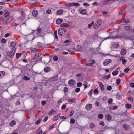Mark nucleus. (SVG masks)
<instances>
[{"label":"nucleus","mask_w":134,"mask_h":134,"mask_svg":"<svg viewBox=\"0 0 134 134\" xmlns=\"http://www.w3.org/2000/svg\"><path fill=\"white\" fill-rule=\"evenodd\" d=\"M13 19V17L12 16H9L7 18H4L2 22L4 24H7L10 23Z\"/></svg>","instance_id":"f257e3e1"},{"label":"nucleus","mask_w":134,"mask_h":134,"mask_svg":"<svg viewBox=\"0 0 134 134\" xmlns=\"http://www.w3.org/2000/svg\"><path fill=\"white\" fill-rule=\"evenodd\" d=\"M16 52V48H12L11 51L8 52L7 53V55H9L10 58L13 57Z\"/></svg>","instance_id":"f03ea898"},{"label":"nucleus","mask_w":134,"mask_h":134,"mask_svg":"<svg viewBox=\"0 0 134 134\" xmlns=\"http://www.w3.org/2000/svg\"><path fill=\"white\" fill-rule=\"evenodd\" d=\"M66 32L65 29L64 28L59 29L58 31V34L59 35H63L65 34Z\"/></svg>","instance_id":"7ed1b4c3"},{"label":"nucleus","mask_w":134,"mask_h":134,"mask_svg":"<svg viewBox=\"0 0 134 134\" xmlns=\"http://www.w3.org/2000/svg\"><path fill=\"white\" fill-rule=\"evenodd\" d=\"M112 62L111 60L110 59H105L104 62L103 63V65L104 66L108 65V64Z\"/></svg>","instance_id":"20e7f679"},{"label":"nucleus","mask_w":134,"mask_h":134,"mask_svg":"<svg viewBox=\"0 0 134 134\" xmlns=\"http://www.w3.org/2000/svg\"><path fill=\"white\" fill-rule=\"evenodd\" d=\"M4 14L3 16L4 18H7L10 16V13L6 10H4Z\"/></svg>","instance_id":"39448f33"},{"label":"nucleus","mask_w":134,"mask_h":134,"mask_svg":"<svg viewBox=\"0 0 134 134\" xmlns=\"http://www.w3.org/2000/svg\"><path fill=\"white\" fill-rule=\"evenodd\" d=\"M46 131L43 132L41 129H38L36 131V134H46Z\"/></svg>","instance_id":"423d86ee"},{"label":"nucleus","mask_w":134,"mask_h":134,"mask_svg":"<svg viewBox=\"0 0 134 134\" xmlns=\"http://www.w3.org/2000/svg\"><path fill=\"white\" fill-rule=\"evenodd\" d=\"M98 84L100 88L102 91H103L104 90V85L102 82H99Z\"/></svg>","instance_id":"0eeeda50"},{"label":"nucleus","mask_w":134,"mask_h":134,"mask_svg":"<svg viewBox=\"0 0 134 134\" xmlns=\"http://www.w3.org/2000/svg\"><path fill=\"white\" fill-rule=\"evenodd\" d=\"M75 81L73 79H71L69 81L68 84L72 86L74 83Z\"/></svg>","instance_id":"6e6552de"},{"label":"nucleus","mask_w":134,"mask_h":134,"mask_svg":"<svg viewBox=\"0 0 134 134\" xmlns=\"http://www.w3.org/2000/svg\"><path fill=\"white\" fill-rule=\"evenodd\" d=\"M92 108V105L90 104L86 105L85 106V108L86 109L90 110Z\"/></svg>","instance_id":"1a4fd4ad"},{"label":"nucleus","mask_w":134,"mask_h":134,"mask_svg":"<svg viewBox=\"0 0 134 134\" xmlns=\"http://www.w3.org/2000/svg\"><path fill=\"white\" fill-rule=\"evenodd\" d=\"M123 127L125 130H128L130 129L129 125L126 124H124L123 126Z\"/></svg>","instance_id":"9d476101"},{"label":"nucleus","mask_w":134,"mask_h":134,"mask_svg":"<svg viewBox=\"0 0 134 134\" xmlns=\"http://www.w3.org/2000/svg\"><path fill=\"white\" fill-rule=\"evenodd\" d=\"M60 114H58L57 116H54L53 119V120L54 121H56L58 119L60 118Z\"/></svg>","instance_id":"9b49d317"},{"label":"nucleus","mask_w":134,"mask_h":134,"mask_svg":"<svg viewBox=\"0 0 134 134\" xmlns=\"http://www.w3.org/2000/svg\"><path fill=\"white\" fill-rule=\"evenodd\" d=\"M41 53H37L35 56L33 58V59L34 60L37 58L39 56H41Z\"/></svg>","instance_id":"f8f14e48"},{"label":"nucleus","mask_w":134,"mask_h":134,"mask_svg":"<svg viewBox=\"0 0 134 134\" xmlns=\"http://www.w3.org/2000/svg\"><path fill=\"white\" fill-rule=\"evenodd\" d=\"M37 10H34L32 12V15L34 16H37Z\"/></svg>","instance_id":"ddd939ff"},{"label":"nucleus","mask_w":134,"mask_h":134,"mask_svg":"<svg viewBox=\"0 0 134 134\" xmlns=\"http://www.w3.org/2000/svg\"><path fill=\"white\" fill-rule=\"evenodd\" d=\"M105 117L106 119L108 120H111L112 118L110 114L106 115Z\"/></svg>","instance_id":"4468645a"},{"label":"nucleus","mask_w":134,"mask_h":134,"mask_svg":"<svg viewBox=\"0 0 134 134\" xmlns=\"http://www.w3.org/2000/svg\"><path fill=\"white\" fill-rule=\"evenodd\" d=\"M5 74V72L4 71H0V79H1L3 77Z\"/></svg>","instance_id":"2eb2a0df"},{"label":"nucleus","mask_w":134,"mask_h":134,"mask_svg":"<svg viewBox=\"0 0 134 134\" xmlns=\"http://www.w3.org/2000/svg\"><path fill=\"white\" fill-rule=\"evenodd\" d=\"M87 13V10L83 9L81 10L80 11V13L82 14H86Z\"/></svg>","instance_id":"dca6fc26"},{"label":"nucleus","mask_w":134,"mask_h":134,"mask_svg":"<svg viewBox=\"0 0 134 134\" xmlns=\"http://www.w3.org/2000/svg\"><path fill=\"white\" fill-rule=\"evenodd\" d=\"M111 76V75L109 74L107 75H105L102 78L103 79H109L110 78Z\"/></svg>","instance_id":"f3484780"},{"label":"nucleus","mask_w":134,"mask_h":134,"mask_svg":"<svg viewBox=\"0 0 134 134\" xmlns=\"http://www.w3.org/2000/svg\"><path fill=\"white\" fill-rule=\"evenodd\" d=\"M120 53L121 55H124L126 53V50L125 49H122L121 50Z\"/></svg>","instance_id":"a211bd4d"},{"label":"nucleus","mask_w":134,"mask_h":134,"mask_svg":"<svg viewBox=\"0 0 134 134\" xmlns=\"http://www.w3.org/2000/svg\"><path fill=\"white\" fill-rule=\"evenodd\" d=\"M63 22V20L62 19H58L56 21V23L57 24H60Z\"/></svg>","instance_id":"6ab92c4d"},{"label":"nucleus","mask_w":134,"mask_h":134,"mask_svg":"<svg viewBox=\"0 0 134 134\" xmlns=\"http://www.w3.org/2000/svg\"><path fill=\"white\" fill-rule=\"evenodd\" d=\"M16 122L14 120L12 121L9 124V125L11 127H12L16 124Z\"/></svg>","instance_id":"aec40b11"},{"label":"nucleus","mask_w":134,"mask_h":134,"mask_svg":"<svg viewBox=\"0 0 134 134\" xmlns=\"http://www.w3.org/2000/svg\"><path fill=\"white\" fill-rule=\"evenodd\" d=\"M118 107L117 106H111L109 107V108L111 110H115Z\"/></svg>","instance_id":"412c9836"},{"label":"nucleus","mask_w":134,"mask_h":134,"mask_svg":"<svg viewBox=\"0 0 134 134\" xmlns=\"http://www.w3.org/2000/svg\"><path fill=\"white\" fill-rule=\"evenodd\" d=\"M50 70V68L47 67L44 68V71L46 72H48Z\"/></svg>","instance_id":"4be33fe9"},{"label":"nucleus","mask_w":134,"mask_h":134,"mask_svg":"<svg viewBox=\"0 0 134 134\" xmlns=\"http://www.w3.org/2000/svg\"><path fill=\"white\" fill-rule=\"evenodd\" d=\"M63 13V11L62 10H59L57 11V14L59 15H61Z\"/></svg>","instance_id":"5701e85b"},{"label":"nucleus","mask_w":134,"mask_h":134,"mask_svg":"<svg viewBox=\"0 0 134 134\" xmlns=\"http://www.w3.org/2000/svg\"><path fill=\"white\" fill-rule=\"evenodd\" d=\"M102 22V21L101 19H99L97 20L96 23L99 24V25L100 26V25L101 24Z\"/></svg>","instance_id":"b1692460"},{"label":"nucleus","mask_w":134,"mask_h":134,"mask_svg":"<svg viewBox=\"0 0 134 134\" xmlns=\"http://www.w3.org/2000/svg\"><path fill=\"white\" fill-rule=\"evenodd\" d=\"M60 27H65L66 28L68 27V26L67 24L65 23H63L60 25Z\"/></svg>","instance_id":"393cba45"},{"label":"nucleus","mask_w":134,"mask_h":134,"mask_svg":"<svg viewBox=\"0 0 134 134\" xmlns=\"http://www.w3.org/2000/svg\"><path fill=\"white\" fill-rule=\"evenodd\" d=\"M11 46L13 48H15V47L16 46V42H12L11 43Z\"/></svg>","instance_id":"a878e982"},{"label":"nucleus","mask_w":134,"mask_h":134,"mask_svg":"<svg viewBox=\"0 0 134 134\" xmlns=\"http://www.w3.org/2000/svg\"><path fill=\"white\" fill-rule=\"evenodd\" d=\"M125 106L126 108L129 109L131 108V104H127L125 105Z\"/></svg>","instance_id":"bb28decb"},{"label":"nucleus","mask_w":134,"mask_h":134,"mask_svg":"<svg viewBox=\"0 0 134 134\" xmlns=\"http://www.w3.org/2000/svg\"><path fill=\"white\" fill-rule=\"evenodd\" d=\"M130 21L129 20L123 19V23H124L127 24L129 23Z\"/></svg>","instance_id":"cd10ccee"},{"label":"nucleus","mask_w":134,"mask_h":134,"mask_svg":"<svg viewBox=\"0 0 134 134\" xmlns=\"http://www.w3.org/2000/svg\"><path fill=\"white\" fill-rule=\"evenodd\" d=\"M72 41V40L70 39H69L68 40H65L64 42V43H69Z\"/></svg>","instance_id":"c85d7f7f"},{"label":"nucleus","mask_w":134,"mask_h":134,"mask_svg":"<svg viewBox=\"0 0 134 134\" xmlns=\"http://www.w3.org/2000/svg\"><path fill=\"white\" fill-rule=\"evenodd\" d=\"M100 26V25H99L98 24H97L96 23L93 26V28L94 29H96L97 28L99 27Z\"/></svg>","instance_id":"c756f323"},{"label":"nucleus","mask_w":134,"mask_h":134,"mask_svg":"<svg viewBox=\"0 0 134 134\" xmlns=\"http://www.w3.org/2000/svg\"><path fill=\"white\" fill-rule=\"evenodd\" d=\"M118 73V71L117 70L114 71L112 73V75H116Z\"/></svg>","instance_id":"7c9ffc66"},{"label":"nucleus","mask_w":134,"mask_h":134,"mask_svg":"<svg viewBox=\"0 0 134 134\" xmlns=\"http://www.w3.org/2000/svg\"><path fill=\"white\" fill-rule=\"evenodd\" d=\"M42 57H40L38 59L36 60V62H37V63H39V62H42Z\"/></svg>","instance_id":"2f4dec72"},{"label":"nucleus","mask_w":134,"mask_h":134,"mask_svg":"<svg viewBox=\"0 0 134 134\" xmlns=\"http://www.w3.org/2000/svg\"><path fill=\"white\" fill-rule=\"evenodd\" d=\"M41 29L40 27L38 28L37 29V34L40 33L41 32Z\"/></svg>","instance_id":"473e14b6"},{"label":"nucleus","mask_w":134,"mask_h":134,"mask_svg":"<svg viewBox=\"0 0 134 134\" xmlns=\"http://www.w3.org/2000/svg\"><path fill=\"white\" fill-rule=\"evenodd\" d=\"M73 4V3H71L68 4H67L66 5V7H70L73 6L72 5Z\"/></svg>","instance_id":"72a5a7b5"},{"label":"nucleus","mask_w":134,"mask_h":134,"mask_svg":"<svg viewBox=\"0 0 134 134\" xmlns=\"http://www.w3.org/2000/svg\"><path fill=\"white\" fill-rule=\"evenodd\" d=\"M41 121V119H40L35 122V124L36 125H37Z\"/></svg>","instance_id":"f704fd0d"},{"label":"nucleus","mask_w":134,"mask_h":134,"mask_svg":"<svg viewBox=\"0 0 134 134\" xmlns=\"http://www.w3.org/2000/svg\"><path fill=\"white\" fill-rule=\"evenodd\" d=\"M73 6H75L76 7L79 6L80 5V4L78 3H73Z\"/></svg>","instance_id":"c9c22d12"},{"label":"nucleus","mask_w":134,"mask_h":134,"mask_svg":"<svg viewBox=\"0 0 134 134\" xmlns=\"http://www.w3.org/2000/svg\"><path fill=\"white\" fill-rule=\"evenodd\" d=\"M95 126L96 125L94 124V123H92L90 124V128H92L95 127Z\"/></svg>","instance_id":"e433bc0d"},{"label":"nucleus","mask_w":134,"mask_h":134,"mask_svg":"<svg viewBox=\"0 0 134 134\" xmlns=\"http://www.w3.org/2000/svg\"><path fill=\"white\" fill-rule=\"evenodd\" d=\"M30 78L26 76H25L23 77V79L26 80H27L30 79Z\"/></svg>","instance_id":"4c0bfd02"},{"label":"nucleus","mask_w":134,"mask_h":134,"mask_svg":"<svg viewBox=\"0 0 134 134\" xmlns=\"http://www.w3.org/2000/svg\"><path fill=\"white\" fill-rule=\"evenodd\" d=\"M94 24V22L93 21H92V22L91 23H90V24H89L88 25V27L89 28H90Z\"/></svg>","instance_id":"58836bf2"},{"label":"nucleus","mask_w":134,"mask_h":134,"mask_svg":"<svg viewBox=\"0 0 134 134\" xmlns=\"http://www.w3.org/2000/svg\"><path fill=\"white\" fill-rule=\"evenodd\" d=\"M75 122V120L73 118L71 119L70 120V123L71 124H74Z\"/></svg>","instance_id":"ea45409f"},{"label":"nucleus","mask_w":134,"mask_h":134,"mask_svg":"<svg viewBox=\"0 0 134 134\" xmlns=\"http://www.w3.org/2000/svg\"><path fill=\"white\" fill-rule=\"evenodd\" d=\"M68 24V27H69L70 28V29L72 28V27H73V26H72V24H71V23H69Z\"/></svg>","instance_id":"a19ab883"},{"label":"nucleus","mask_w":134,"mask_h":134,"mask_svg":"<svg viewBox=\"0 0 134 134\" xmlns=\"http://www.w3.org/2000/svg\"><path fill=\"white\" fill-rule=\"evenodd\" d=\"M130 70V68H125L124 70V71L126 73H127L128 72V71H129Z\"/></svg>","instance_id":"79ce46f5"},{"label":"nucleus","mask_w":134,"mask_h":134,"mask_svg":"<svg viewBox=\"0 0 134 134\" xmlns=\"http://www.w3.org/2000/svg\"><path fill=\"white\" fill-rule=\"evenodd\" d=\"M122 62L124 65H125L127 62V60L125 59H122Z\"/></svg>","instance_id":"37998d69"},{"label":"nucleus","mask_w":134,"mask_h":134,"mask_svg":"<svg viewBox=\"0 0 134 134\" xmlns=\"http://www.w3.org/2000/svg\"><path fill=\"white\" fill-rule=\"evenodd\" d=\"M116 83L118 85L119 84L120 82V80L119 78H118L116 80Z\"/></svg>","instance_id":"c03bdc74"},{"label":"nucleus","mask_w":134,"mask_h":134,"mask_svg":"<svg viewBox=\"0 0 134 134\" xmlns=\"http://www.w3.org/2000/svg\"><path fill=\"white\" fill-rule=\"evenodd\" d=\"M116 98L118 99H120L121 97V95L119 94H117L116 95Z\"/></svg>","instance_id":"a18cd8bd"},{"label":"nucleus","mask_w":134,"mask_h":134,"mask_svg":"<svg viewBox=\"0 0 134 134\" xmlns=\"http://www.w3.org/2000/svg\"><path fill=\"white\" fill-rule=\"evenodd\" d=\"M54 111L53 110H52L51 111H50L48 113V114L49 115H50L52 114Z\"/></svg>","instance_id":"49530a36"},{"label":"nucleus","mask_w":134,"mask_h":134,"mask_svg":"<svg viewBox=\"0 0 134 134\" xmlns=\"http://www.w3.org/2000/svg\"><path fill=\"white\" fill-rule=\"evenodd\" d=\"M113 99L112 98H110L109 99V100L108 101V103L109 104H111L113 102Z\"/></svg>","instance_id":"de8ad7c7"},{"label":"nucleus","mask_w":134,"mask_h":134,"mask_svg":"<svg viewBox=\"0 0 134 134\" xmlns=\"http://www.w3.org/2000/svg\"><path fill=\"white\" fill-rule=\"evenodd\" d=\"M53 60L54 61H56L58 59V58L57 56H55L53 58Z\"/></svg>","instance_id":"09e8293b"},{"label":"nucleus","mask_w":134,"mask_h":134,"mask_svg":"<svg viewBox=\"0 0 134 134\" xmlns=\"http://www.w3.org/2000/svg\"><path fill=\"white\" fill-rule=\"evenodd\" d=\"M112 88L111 86L109 85L107 86V89L108 90H111Z\"/></svg>","instance_id":"8fccbe9b"},{"label":"nucleus","mask_w":134,"mask_h":134,"mask_svg":"<svg viewBox=\"0 0 134 134\" xmlns=\"http://www.w3.org/2000/svg\"><path fill=\"white\" fill-rule=\"evenodd\" d=\"M82 85V83L80 82H79L77 83V86L78 87H80Z\"/></svg>","instance_id":"3c124183"},{"label":"nucleus","mask_w":134,"mask_h":134,"mask_svg":"<svg viewBox=\"0 0 134 134\" xmlns=\"http://www.w3.org/2000/svg\"><path fill=\"white\" fill-rule=\"evenodd\" d=\"M103 115L102 114H100L98 115V117L99 119H102L103 117Z\"/></svg>","instance_id":"603ef678"},{"label":"nucleus","mask_w":134,"mask_h":134,"mask_svg":"<svg viewBox=\"0 0 134 134\" xmlns=\"http://www.w3.org/2000/svg\"><path fill=\"white\" fill-rule=\"evenodd\" d=\"M82 75V74L80 73L79 74H77L76 75V77H80Z\"/></svg>","instance_id":"864d4df0"},{"label":"nucleus","mask_w":134,"mask_h":134,"mask_svg":"<svg viewBox=\"0 0 134 134\" xmlns=\"http://www.w3.org/2000/svg\"><path fill=\"white\" fill-rule=\"evenodd\" d=\"M109 0H105L103 2L104 5H105L107 4V3L109 2Z\"/></svg>","instance_id":"5fc2aeb1"},{"label":"nucleus","mask_w":134,"mask_h":134,"mask_svg":"<svg viewBox=\"0 0 134 134\" xmlns=\"http://www.w3.org/2000/svg\"><path fill=\"white\" fill-rule=\"evenodd\" d=\"M21 54L17 53L16 54V57L17 58H18L19 56H21Z\"/></svg>","instance_id":"6e6d98bb"},{"label":"nucleus","mask_w":134,"mask_h":134,"mask_svg":"<svg viewBox=\"0 0 134 134\" xmlns=\"http://www.w3.org/2000/svg\"><path fill=\"white\" fill-rule=\"evenodd\" d=\"M99 125H101L102 126H104L105 125V124L104 122L103 121H100V122Z\"/></svg>","instance_id":"4d7b16f0"},{"label":"nucleus","mask_w":134,"mask_h":134,"mask_svg":"<svg viewBox=\"0 0 134 134\" xmlns=\"http://www.w3.org/2000/svg\"><path fill=\"white\" fill-rule=\"evenodd\" d=\"M92 91H93V89H91L88 93V95L89 96H91L92 94Z\"/></svg>","instance_id":"13d9d810"},{"label":"nucleus","mask_w":134,"mask_h":134,"mask_svg":"<svg viewBox=\"0 0 134 134\" xmlns=\"http://www.w3.org/2000/svg\"><path fill=\"white\" fill-rule=\"evenodd\" d=\"M64 92H66L68 91V88L67 87H64Z\"/></svg>","instance_id":"bf43d9fd"},{"label":"nucleus","mask_w":134,"mask_h":134,"mask_svg":"<svg viewBox=\"0 0 134 134\" xmlns=\"http://www.w3.org/2000/svg\"><path fill=\"white\" fill-rule=\"evenodd\" d=\"M6 42V40L4 38H2L1 40V42L2 43H5Z\"/></svg>","instance_id":"052dcab7"},{"label":"nucleus","mask_w":134,"mask_h":134,"mask_svg":"<svg viewBox=\"0 0 134 134\" xmlns=\"http://www.w3.org/2000/svg\"><path fill=\"white\" fill-rule=\"evenodd\" d=\"M48 119V116H46L44 118V119L43 120V122H46L47 120Z\"/></svg>","instance_id":"680f3d73"},{"label":"nucleus","mask_w":134,"mask_h":134,"mask_svg":"<svg viewBox=\"0 0 134 134\" xmlns=\"http://www.w3.org/2000/svg\"><path fill=\"white\" fill-rule=\"evenodd\" d=\"M80 91V88H76L75 90V92L76 93Z\"/></svg>","instance_id":"e2e57ef3"},{"label":"nucleus","mask_w":134,"mask_h":134,"mask_svg":"<svg viewBox=\"0 0 134 134\" xmlns=\"http://www.w3.org/2000/svg\"><path fill=\"white\" fill-rule=\"evenodd\" d=\"M68 100H69L68 102H70L73 103L74 102V101H75L74 100L72 99H68Z\"/></svg>","instance_id":"0e129e2a"},{"label":"nucleus","mask_w":134,"mask_h":134,"mask_svg":"<svg viewBox=\"0 0 134 134\" xmlns=\"http://www.w3.org/2000/svg\"><path fill=\"white\" fill-rule=\"evenodd\" d=\"M123 12H124V11H123V10H120L119 12V13H118V14L119 15H121L123 13Z\"/></svg>","instance_id":"69168bd1"},{"label":"nucleus","mask_w":134,"mask_h":134,"mask_svg":"<svg viewBox=\"0 0 134 134\" xmlns=\"http://www.w3.org/2000/svg\"><path fill=\"white\" fill-rule=\"evenodd\" d=\"M128 99L129 100H130L132 102H133V99L131 97H129L128 98Z\"/></svg>","instance_id":"338daca9"},{"label":"nucleus","mask_w":134,"mask_h":134,"mask_svg":"<svg viewBox=\"0 0 134 134\" xmlns=\"http://www.w3.org/2000/svg\"><path fill=\"white\" fill-rule=\"evenodd\" d=\"M130 86L132 88H134V83L133 82H132L130 84Z\"/></svg>","instance_id":"774afa93"}]
</instances>
